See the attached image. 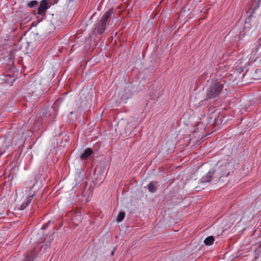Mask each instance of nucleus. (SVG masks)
<instances>
[{
  "mask_svg": "<svg viewBox=\"0 0 261 261\" xmlns=\"http://www.w3.org/2000/svg\"><path fill=\"white\" fill-rule=\"evenodd\" d=\"M79 216V217L77 218L78 217V215H76L74 216L72 218L73 222L74 223L76 224V225H77L78 223L81 222L82 221V218H81V216Z\"/></svg>",
  "mask_w": 261,
  "mask_h": 261,
  "instance_id": "9b49d317",
  "label": "nucleus"
},
{
  "mask_svg": "<svg viewBox=\"0 0 261 261\" xmlns=\"http://www.w3.org/2000/svg\"><path fill=\"white\" fill-rule=\"evenodd\" d=\"M212 176H213V173L211 172H208V173L207 174V179H204L202 181V182H210L211 181V179L212 177Z\"/></svg>",
  "mask_w": 261,
  "mask_h": 261,
  "instance_id": "2eb2a0df",
  "label": "nucleus"
},
{
  "mask_svg": "<svg viewBox=\"0 0 261 261\" xmlns=\"http://www.w3.org/2000/svg\"><path fill=\"white\" fill-rule=\"evenodd\" d=\"M214 241V239L213 236H209L207 237L204 241V243L207 246L212 245Z\"/></svg>",
  "mask_w": 261,
  "mask_h": 261,
  "instance_id": "9d476101",
  "label": "nucleus"
},
{
  "mask_svg": "<svg viewBox=\"0 0 261 261\" xmlns=\"http://www.w3.org/2000/svg\"><path fill=\"white\" fill-rule=\"evenodd\" d=\"M148 189L149 192L154 193L156 191V188L152 183H149L148 185Z\"/></svg>",
  "mask_w": 261,
  "mask_h": 261,
  "instance_id": "f8f14e48",
  "label": "nucleus"
},
{
  "mask_svg": "<svg viewBox=\"0 0 261 261\" xmlns=\"http://www.w3.org/2000/svg\"><path fill=\"white\" fill-rule=\"evenodd\" d=\"M261 45V40H259L256 46L252 49V50L250 55V57L249 60L252 62H254L257 58H258L261 54V51H259L260 46Z\"/></svg>",
  "mask_w": 261,
  "mask_h": 261,
  "instance_id": "20e7f679",
  "label": "nucleus"
},
{
  "mask_svg": "<svg viewBox=\"0 0 261 261\" xmlns=\"http://www.w3.org/2000/svg\"><path fill=\"white\" fill-rule=\"evenodd\" d=\"M223 166H222L221 167V168H222V169H223Z\"/></svg>",
  "mask_w": 261,
  "mask_h": 261,
  "instance_id": "412c9836",
  "label": "nucleus"
},
{
  "mask_svg": "<svg viewBox=\"0 0 261 261\" xmlns=\"http://www.w3.org/2000/svg\"><path fill=\"white\" fill-rule=\"evenodd\" d=\"M113 13V10L110 9L101 16L95 24V32L98 34L101 35L104 33L107 26H109L110 21V18Z\"/></svg>",
  "mask_w": 261,
  "mask_h": 261,
  "instance_id": "f03ea898",
  "label": "nucleus"
},
{
  "mask_svg": "<svg viewBox=\"0 0 261 261\" xmlns=\"http://www.w3.org/2000/svg\"><path fill=\"white\" fill-rule=\"evenodd\" d=\"M49 6L57 4L59 0H46Z\"/></svg>",
  "mask_w": 261,
  "mask_h": 261,
  "instance_id": "dca6fc26",
  "label": "nucleus"
},
{
  "mask_svg": "<svg viewBox=\"0 0 261 261\" xmlns=\"http://www.w3.org/2000/svg\"><path fill=\"white\" fill-rule=\"evenodd\" d=\"M206 95L209 98L217 97L222 91L223 85L220 82L212 80L207 82Z\"/></svg>",
  "mask_w": 261,
  "mask_h": 261,
  "instance_id": "f257e3e1",
  "label": "nucleus"
},
{
  "mask_svg": "<svg viewBox=\"0 0 261 261\" xmlns=\"http://www.w3.org/2000/svg\"><path fill=\"white\" fill-rule=\"evenodd\" d=\"M53 237L52 236H50L49 237V239L48 240H47V238H45L44 240L45 241H46V245H49L50 244V243H51V241L53 240Z\"/></svg>",
  "mask_w": 261,
  "mask_h": 261,
  "instance_id": "f3484780",
  "label": "nucleus"
},
{
  "mask_svg": "<svg viewBox=\"0 0 261 261\" xmlns=\"http://www.w3.org/2000/svg\"><path fill=\"white\" fill-rule=\"evenodd\" d=\"M251 77L255 80L261 79V69H256L254 71L251 72Z\"/></svg>",
  "mask_w": 261,
  "mask_h": 261,
  "instance_id": "0eeeda50",
  "label": "nucleus"
},
{
  "mask_svg": "<svg viewBox=\"0 0 261 261\" xmlns=\"http://www.w3.org/2000/svg\"><path fill=\"white\" fill-rule=\"evenodd\" d=\"M50 7L46 0H42L41 1L40 6L38 8V14L42 15Z\"/></svg>",
  "mask_w": 261,
  "mask_h": 261,
  "instance_id": "39448f33",
  "label": "nucleus"
},
{
  "mask_svg": "<svg viewBox=\"0 0 261 261\" xmlns=\"http://www.w3.org/2000/svg\"><path fill=\"white\" fill-rule=\"evenodd\" d=\"M125 217V213L123 212H120L119 214L118 217L117 218L118 222L122 221Z\"/></svg>",
  "mask_w": 261,
  "mask_h": 261,
  "instance_id": "4468645a",
  "label": "nucleus"
},
{
  "mask_svg": "<svg viewBox=\"0 0 261 261\" xmlns=\"http://www.w3.org/2000/svg\"><path fill=\"white\" fill-rule=\"evenodd\" d=\"M36 257V252L34 251H32L25 257L24 261H33Z\"/></svg>",
  "mask_w": 261,
  "mask_h": 261,
  "instance_id": "1a4fd4ad",
  "label": "nucleus"
},
{
  "mask_svg": "<svg viewBox=\"0 0 261 261\" xmlns=\"http://www.w3.org/2000/svg\"><path fill=\"white\" fill-rule=\"evenodd\" d=\"M38 4V2L37 1L34 0L31 1L28 4V6L30 8H34L36 6H37Z\"/></svg>",
  "mask_w": 261,
  "mask_h": 261,
  "instance_id": "ddd939ff",
  "label": "nucleus"
},
{
  "mask_svg": "<svg viewBox=\"0 0 261 261\" xmlns=\"http://www.w3.org/2000/svg\"><path fill=\"white\" fill-rule=\"evenodd\" d=\"M50 222H51L50 221H49L48 222V223H46V224H44V225H43V226H42V229H45V228L47 227V226H48V224H49Z\"/></svg>",
  "mask_w": 261,
  "mask_h": 261,
  "instance_id": "a211bd4d",
  "label": "nucleus"
},
{
  "mask_svg": "<svg viewBox=\"0 0 261 261\" xmlns=\"http://www.w3.org/2000/svg\"><path fill=\"white\" fill-rule=\"evenodd\" d=\"M114 252H115V250H114L113 251H112L111 253V255L112 256L114 255Z\"/></svg>",
  "mask_w": 261,
  "mask_h": 261,
  "instance_id": "aec40b11",
  "label": "nucleus"
},
{
  "mask_svg": "<svg viewBox=\"0 0 261 261\" xmlns=\"http://www.w3.org/2000/svg\"><path fill=\"white\" fill-rule=\"evenodd\" d=\"M251 18L250 17L247 18L246 19L245 24L244 26L240 28V30L239 31V34H237L234 37V40L236 42L239 41L244 38L245 34L247 33H249L250 30V28L251 26Z\"/></svg>",
  "mask_w": 261,
  "mask_h": 261,
  "instance_id": "7ed1b4c3",
  "label": "nucleus"
},
{
  "mask_svg": "<svg viewBox=\"0 0 261 261\" xmlns=\"http://www.w3.org/2000/svg\"><path fill=\"white\" fill-rule=\"evenodd\" d=\"M238 25H236L235 28L233 29V31H235L236 30L238 29Z\"/></svg>",
  "mask_w": 261,
  "mask_h": 261,
  "instance_id": "6ab92c4d",
  "label": "nucleus"
},
{
  "mask_svg": "<svg viewBox=\"0 0 261 261\" xmlns=\"http://www.w3.org/2000/svg\"><path fill=\"white\" fill-rule=\"evenodd\" d=\"M35 194L34 193L32 195L29 196L26 200L23 202L20 205V210H23L25 209L31 203L33 197L34 196Z\"/></svg>",
  "mask_w": 261,
  "mask_h": 261,
  "instance_id": "423d86ee",
  "label": "nucleus"
},
{
  "mask_svg": "<svg viewBox=\"0 0 261 261\" xmlns=\"http://www.w3.org/2000/svg\"><path fill=\"white\" fill-rule=\"evenodd\" d=\"M93 153V151L90 148H87L83 154H81L80 158L83 160H86L87 158Z\"/></svg>",
  "mask_w": 261,
  "mask_h": 261,
  "instance_id": "6e6552de",
  "label": "nucleus"
}]
</instances>
